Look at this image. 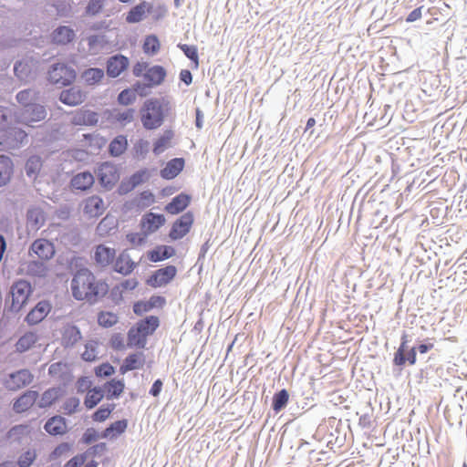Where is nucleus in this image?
<instances>
[{"mask_svg": "<svg viewBox=\"0 0 467 467\" xmlns=\"http://www.w3.org/2000/svg\"><path fill=\"white\" fill-rule=\"evenodd\" d=\"M193 223V215L188 212L183 213L179 219H177L170 232V237L172 240H178L184 237L189 232Z\"/></svg>", "mask_w": 467, "mask_h": 467, "instance_id": "nucleus-8", "label": "nucleus"}, {"mask_svg": "<svg viewBox=\"0 0 467 467\" xmlns=\"http://www.w3.org/2000/svg\"><path fill=\"white\" fill-rule=\"evenodd\" d=\"M165 77V68L158 65L149 67L143 75L144 80L152 88L161 85L164 81Z\"/></svg>", "mask_w": 467, "mask_h": 467, "instance_id": "nucleus-20", "label": "nucleus"}, {"mask_svg": "<svg viewBox=\"0 0 467 467\" xmlns=\"http://www.w3.org/2000/svg\"><path fill=\"white\" fill-rule=\"evenodd\" d=\"M115 407L116 406H115L114 403H110V404H107V405H102L92 415L93 420L99 421V422L106 420L109 418V416L110 415V413L112 412V410L115 409Z\"/></svg>", "mask_w": 467, "mask_h": 467, "instance_id": "nucleus-51", "label": "nucleus"}, {"mask_svg": "<svg viewBox=\"0 0 467 467\" xmlns=\"http://www.w3.org/2000/svg\"><path fill=\"white\" fill-rule=\"evenodd\" d=\"M36 337L33 333H27L22 336L16 344L18 352L28 350L36 343Z\"/></svg>", "mask_w": 467, "mask_h": 467, "instance_id": "nucleus-48", "label": "nucleus"}, {"mask_svg": "<svg viewBox=\"0 0 467 467\" xmlns=\"http://www.w3.org/2000/svg\"><path fill=\"white\" fill-rule=\"evenodd\" d=\"M13 171L14 164L12 160L5 155H0V187L9 182Z\"/></svg>", "mask_w": 467, "mask_h": 467, "instance_id": "nucleus-29", "label": "nucleus"}, {"mask_svg": "<svg viewBox=\"0 0 467 467\" xmlns=\"http://www.w3.org/2000/svg\"><path fill=\"white\" fill-rule=\"evenodd\" d=\"M75 31L67 26H59L51 34L52 42L57 45H67L74 40Z\"/></svg>", "mask_w": 467, "mask_h": 467, "instance_id": "nucleus-21", "label": "nucleus"}, {"mask_svg": "<svg viewBox=\"0 0 467 467\" xmlns=\"http://www.w3.org/2000/svg\"><path fill=\"white\" fill-rule=\"evenodd\" d=\"M135 267V263L131 260L129 254L122 252L116 259L114 270L117 273L127 275L130 274Z\"/></svg>", "mask_w": 467, "mask_h": 467, "instance_id": "nucleus-26", "label": "nucleus"}, {"mask_svg": "<svg viewBox=\"0 0 467 467\" xmlns=\"http://www.w3.org/2000/svg\"><path fill=\"white\" fill-rule=\"evenodd\" d=\"M47 115L46 107L36 102L22 109L16 118V121L19 123L35 127V123L44 120Z\"/></svg>", "mask_w": 467, "mask_h": 467, "instance_id": "nucleus-3", "label": "nucleus"}, {"mask_svg": "<svg viewBox=\"0 0 467 467\" xmlns=\"http://www.w3.org/2000/svg\"><path fill=\"white\" fill-rule=\"evenodd\" d=\"M104 398L103 389L101 387H94L88 390L84 400V405L87 409L91 410L95 408Z\"/></svg>", "mask_w": 467, "mask_h": 467, "instance_id": "nucleus-38", "label": "nucleus"}, {"mask_svg": "<svg viewBox=\"0 0 467 467\" xmlns=\"http://www.w3.org/2000/svg\"><path fill=\"white\" fill-rule=\"evenodd\" d=\"M30 254H34L41 260H48L53 257L55 248L51 242L47 239H36L29 249Z\"/></svg>", "mask_w": 467, "mask_h": 467, "instance_id": "nucleus-11", "label": "nucleus"}, {"mask_svg": "<svg viewBox=\"0 0 467 467\" xmlns=\"http://www.w3.org/2000/svg\"><path fill=\"white\" fill-rule=\"evenodd\" d=\"M14 117V111L11 108L0 106V130H6Z\"/></svg>", "mask_w": 467, "mask_h": 467, "instance_id": "nucleus-52", "label": "nucleus"}, {"mask_svg": "<svg viewBox=\"0 0 467 467\" xmlns=\"http://www.w3.org/2000/svg\"><path fill=\"white\" fill-rule=\"evenodd\" d=\"M164 223V215L153 213H149L143 215L140 222L141 229L147 235L156 232Z\"/></svg>", "mask_w": 467, "mask_h": 467, "instance_id": "nucleus-13", "label": "nucleus"}, {"mask_svg": "<svg viewBox=\"0 0 467 467\" xmlns=\"http://www.w3.org/2000/svg\"><path fill=\"white\" fill-rule=\"evenodd\" d=\"M85 97V94L79 88L72 87L61 91L59 99L62 103L74 107L81 104L84 101Z\"/></svg>", "mask_w": 467, "mask_h": 467, "instance_id": "nucleus-18", "label": "nucleus"}, {"mask_svg": "<svg viewBox=\"0 0 467 467\" xmlns=\"http://www.w3.org/2000/svg\"><path fill=\"white\" fill-rule=\"evenodd\" d=\"M98 121V113L89 109L78 110L71 119V123L75 126H94Z\"/></svg>", "mask_w": 467, "mask_h": 467, "instance_id": "nucleus-17", "label": "nucleus"}, {"mask_svg": "<svg viewBox=\"0 0 467 467\" xmlns=\"http://www.w3.org/2000/svg\"><path fill=\"white\" fill-rule=\"evenodd\" d=\"M104 78V70L98 67H90L82 73V78L88 85H95Z\"/></svg>", "mask_w": 467, "mask_h": 467, "instance_id": "nucleus-43", "label": "nucleus"}, {"mask_svg": "<svg viewBox=\"0 0 467 467\" xmlns=\"http://www.w3.org/2000/svg\"><path fill=\"white\" fill-rule=\"evenodd\" d=\"M409 337L407 334H403L401 337L400 345L394 354L393 362L397 366H403L406 363V352L410 349L408 347Z\"/></svg>", "mask_w": 467, "mask_h": 467, "instance_id": "nucleus-41", "label": "nucleus"}, {"mask_svg": "<svg viewBox=\"0 0 467 467\" xmlns=\"http://www.w3.org/2000/svg\"><path fill=\"white\" fill-rule=\"evenodd\" d=\"M71 186L76 190L86 191L94 183V177L89 171L76 174L71 180Z\"/></svg>", "mask_w": 467, "mask_h": 467, "instance_id": "nucleus-28", "label": "nucleus"}, {"mask_svg": "<svg viewBox=\"0 0 467 467\" xmlns=\"http://www.w3.org/2000/svg\"><path fill=\"white\" fill-rule=\"evenodd\" d=\"M109 290L106 282L98 280L87 268L77 271L71 281V291L75 299L87 300L95 304L100 300Z\"/></svg>", "mask_w": 467, "mask_h": 467, "instance_id": "nucleus-1", "label": "nucleus"}, {"mask_svg": "<svg viewBox=\"0 0 467 467\" xmlns=\"http://www.w3.org/2000/svg\"><path fill=\"white\" fill-rule=\"evenodd\" d=\"M135 112L136 111L134 109H127L122 111L114 109L111 116L115 121L119 122L122 126H126L127 124L133 121Z\"/></svg>", "mask_w": 467, "mask_h": 467, "instance_id": "nucleus-42", "label": "nucleus"}, {"mask_svg": "<svg viewBox=\"0 0 467 467\" xmlns=\"http://www.w3.org/2000/svg\"><path fill=\"white\" fill-rule=\"evenodd\" d=\"M184 160L182 158H174L169 161L166 166L161 171V176L166 180L175 178L183 169Z\"/></svg>", "mask_w": 467, "mask_h": 467, "instance_id": "nucleus-24", "label": "nucleus"}, {"mask_svg": "<svg viewBox=\"0 0 467 467\" xmlns=\"http://www.w3.org/2000/svg\"><path fill=\"white\" fill-rule=\"evenodd\" d=\"M150 149V142L145 140H139L133 147L134 153L137 157L144 158Z\"/></svg>", "mask_w": 467, "mask_h": 467, "instance_id": "nucleus-61", "label": "nucleus"}, {"mask_svg": "<svg viewBox=\"0 0 467 467\" xmlns=\"http://www.w3.org/2000/svg\"><path fill=\"white\" fill-rule=\"evenodd\" d=\"M178 47L189 59L193 61L196 66L198 65V50L195 46L180 44Z\"/></svg>", "mask_w": 467, "mask_h": 467, "instance_id": "nucleus-58", "label": "nucleus"}, {"mask_svg": "<svg viewBox=\"0 0 467 467\" xmlns=\"http://www.w3.org/2000/svg\"><path fill=\"white\" fill-rule=\"evenodd\" d=\"M75 78V70L63 63L54 64L48 71V80L57 85L67 86Z\"/></svg>", "mask_w": 467, "mask_h": 467, "instance_id": "nucleus-5", "label": "nucleus"}, {"mask_svg": "<svg viewBox=\"0 0 467 467\" xmlns=\"http://www.w3.org/2000/svg\"><path fill=\"white\" fill-rule=\"evenodd\" d=\"M25 271L28 275L44 277L47 275V268L43 262L34 260L27 263Z\"/></svg>", "mask_w": 467, "mask_h": 467, "instance_id": "nucleus-44", "label": "nucleus"}, {"mask_svg": "<svg viewBox=\"0 0 467 467\" xmlns=\"http://www.w3.org/2000/svg\"><path fill=\"white\" fill-rule=\"evenodd\" d=\"M33 375L28 369H20L10 373L3 381L8 390L16 391L28 386L33 380Z\"/></svg>", "mask_w": 467, "mask_h": 467, "instance_id": "nucleus-7", "label": "nucleus"}, {"mask_svg": "<svg viewBox=\"0 0 467 467\" xmlns=\"http://www.w3.org/2000/svg\"><path fill=\"white\" fill-rule=\"evenodd\" d=\"M152 9V5L148 2H142L132 7L126 16V21L130 24L139 23L142 21L146 15Z\"/></svg>", "mask_w": 467, "mask_h": 467, "instance_id": "nucleus-19", "label": "nucleus"}, {"mask_svg": "<svg viewBox=\"0 0 467 467\" xmlns=\"http://www.w3.org/2000/svg\"><path fill=\"white\" fill-rule=\"evenodd\" d=\"M36 459V451L35 450H27L22 453L17 460L19 467H30Z\"/></svg>", "mask_w": 467, "mask_h": 467, "instance_id": "nucleus-56", "label": "nucleus"}, {"mask_svg": "<svg viewBox=\"0 0 467 467\" xmlns=\"http://www.w3.org/2000/svg\"><path fill=\"white\" fill-rule=\"evenodd\" d=\"M31 293L32 287L29 282L26 280L16 282L11 287V309L15 312H18L26 303Z\"/></svg>", "mask_w": 467, "mask_h": 467, "instance_id": "nucleus-6", "label": "nucleus"}, {"mask_svg": "<svg viewBox=\"0 0 467 467\" xmlns=\"http://www.w3.org/2000/svg\"><path fill=\"white\" fill-rule=\"evenodd\" d=\"M160 321L157 317L150 316L136 323L138 329L145 336L152 335L159 327Z\"/></svg>", "mask_w": 467, "mask_h": 467, "instance_id": "nucleus-34", "label": "nucleus"}, {"mask_svg": "<svg viewBox=\"0 0 467 467\" xmlns=\"http://www.w3.org/2000/svg\"><path fill=\"white\" fill-rule=\"evenodd\" d=\"M59 390L57 389H49L46 390L40 400V407H48L58 398Z\"/></svg>", "mask_w": 467, "mask_h": 467, "instance_id": "nucleus-55", "label": "nucleus"}, {"mask_svg": "<svg viewBox=\"0 0 467 467\" xmlns=\"http://www.w3.org/2000/svg\"><path fill=\"white\" fill-rule=\"evenodd\" d=\"M172 132L168 130L165 131L154 143L153 152L155 155L162 153L170 145L171 140L172 139Z\"/></svg>", "mask_w": 467, "mask_h": 467, "instance_id": "nucleus-46", "label": "nucleus"}, {"mask_svg": "<svg viewBox=\"0 0 467 467\" xmlns=\"http://www.w3.org/2000/svg\"><path fill=\"white\" fill-rule=\"evenodd\" d=\"M160 49V41L154 35L148 36L143 43V51L149 56L157 54Z\"/></svg>", "mask_w": 467, "mask_h": 467, "instance_id": "nucleus-49", "label": "nucleus"}, {"mask_svg": "<svg viewBox=\"0 0 467 467\" xmlns=\"http://www.w3.org/2000/svg\"><path fill=\"white\" fill-rule=\"evenodd\" d=\"M145 362V356L143 352H138L130 354L123 361L122 365L119 368V370L122 374L138 369L143 367Z\"/></svg>", "mask_w": 467, "mask_h": 467, "instance_id": "nucleus-23", "label": "nucleus"}, {"mask_svg": "<svg viewBox=\"0 0 467 467\" xmlns=\"http://www.w3.org/2000/svg\"><path fill=\"white\" fill-rule=\"evenodd\" d=\"M80 400L77 397H70L64 402L63 409L66 414L71 415L75 413L79 407Z\"/></svg>", "mask_w": 467, "mask_h": 467, "instance_id": "nucleus-60", "label": "nucleus"}, {"mask_svg": "<svg viewBox=\"0 0 467 467\" xmlns=\"http://www.w3.org/2000/svg\"><path fill=\"white\" fill-rule=\"evenodd\" d=\"M141 123L146 130H155L163 123L161 103L157 99H147L141 109Z\"/></svg>", "mask_w": 467, "mask_h": 467, "instance_id": "nucleus-2", "label": "nucleus"}, {"mask_svg": "<svg viewBox=\"0 0 467 467\" xmlns=\"http://www.w3.org/2000/svg\"><path fill=\"white\" fill-rule=\"evenodd\" d=\"M81 332L76 326H67L62 333V344L65 348L75 346L81 339Z\"/></svg>", "mask_w": 467, "mask_h": 467, "instance_id": "nucleus-27", "label": "nucleus"}, {"mask_svg": "<svg viewBox=\"0 0 467 467\" xmlns=\"http://www.w3.org/2000/svg\"><path fill=\"white\" fill-rule=\"evenodd\" d=\"M127 345L130 348H144L147 345V337H145L136 326L130 328L128 332Z\"/></svg>", "mask_w": 467, "mask_h": 467, "instance_id": "nucleus-33", "label": "nucleus"}, {"mask_svg": "<svg viewBox=\"0 0 467 467\" xmlns=\"http://www.w3.org/2000/svg\"><path fill=\"white\" fill-rule=\"evenodd\" d=\"M27 224L34 230L39 229L45 222V214L40 208L33 207L27 211Z\"/></svg>", "mask_w": 467, "mask_h": 467, "instance_id": "nucleus-37", "label": "nucleus"}, {"mask_svg": "<svg viewBox=\"0 0 467 467\" xmlns=\"http://www.w3.org/2000/svg\"><path fill=\"white\" fill-rule=\"evenodd\" d=\"M128 422L126 420H117L105 429L101 434V438H114L121 434L127 429Z\"/></svg>", "mask_w": 467, "mask_h": 467, "instance_id": "nucleus-40", "label": "nucleus"}, {"mask_svg": "<svg viewBox=\"0 0 467 467\" xmlns=\"http://www.w3.org/2000/svg\"><path fill=\"white\" fill-rule=\"evenodd\" d=\"M147 234L140 233H131L127 234V240L133 245H140L145 242Z\"/></svg>", "mask_w": 467, "mask_h": 467, "instance_id": "nucleus-64", "label": "nucleus"}, {"mask_svg": "<svg viewBox=\"0 0 467 467\" xmlns=\"http://www.w3.org/2000/svg\"><path fill=\"white\" fill-rule=\"evenodd\" d=\"M38 99L39 92L34 88L24 89L16 94V100L23 109L36 103Z\"/></svg>", "mask_w": 467, "mask_h": 467, "instance_id": "nucleus-36", "label": "nucleus"}, {"mask_svg": "<svg viewBox=\"0 0 467 467\" xmlns=\"http://www.w3.org/2000/svg\"><path fill=\"white\" fill-rule=\"evenodd\" d=\"M114 367L109 363H103L95 369L97 377H109L114 373Z\"/></svg>", "mask_w": 467, "mask_h": 467, "instance_id": "nucleus-63", "label": "nucleus"}, {"mask_svg": "<svg viewBox=\"0 0 467 467\" xmlns=\"http://www.w3.org/2000/svg\"><path fill=\"white\" fill-rule=\"evenodd\" d=\"M116 256V250L104 244H99L94 251L93 258L100 267H105L113 263Z\"/></svg>", "mask_w": 467, "mask_h": 467, "instance_id": "nucleus-14", "label": "nucleus"}, {"mask_svg": "<svg viewBox=\"0 0 467 467\" xmlns=\"http://www.w3.org/2000/svg\"><path fill=\"white\" fill-rule=\"evenodd\" d=\"M70 449H71L70 445L67 442H62V443L58 444L54 449V451L50 453V455H49L50 461H55L62 456L67 455L69 452Z\"/></svg>", "mask_w": 467, "mask_h": 467, "instance_id": "nucleus-57", "label": "nucleus"}, {"mask_svg": "<svg viewBox=\"0 0 467 467\" xmlns=\"http://www.w3.org/2000/svg\"><path fill=\"white\" fill-rule=\"evenodd\" d=\"M135 99L136 96L134 91L128 88L122 90L118 96V102L124 106L132 104Z\"/></svg>", "mask_w": 467, "mask_h": 467, "instance_id": "nucleus-59", "label": "nucleus"}, {"mask_svg": "<svg viewBox=\"0 0 467 467\" xmlns=\"http://www.w3.org/2000/svg\"><path fill=\"white\" fill-rule=\"evenodd\" d=\"M118 316L112 312L102 311L98 316V323L103 327H111L118 322Z\"/></svg>", "mask_w": 467, "mask_h": 467, "instance_id": "nucleus-50", "label": "nucleus"}, {"mask_svg": "<svg viewBox=\"0 0 467 467\" xmlns=\"http://www.w3.org/2000/svg\"><path fill=\"white\" fill-rule=\"evenodd\" d=\"M129 58L118 54L110 57L107 61V74L110 78L119 77L129 67Z\"/></svg>", "mask_w": 467, "mask_h": 467, "instance_id": "nucleus-12", "label": "nucleus"}, {"mask_svg": "<svg viewBox=\"0 0 467 467\" xmlns=\"http://www.w3.org/2000/svg\"><path fill=\"white\" fill-rule=\"evenodd\" d=\"M38 393L35 390H27L21 395L14 403V410L24 412L28 410L36 400Z\"/></svg>", "mask_w": 467, "mask_h": 467, "instance_id": "nucleus-25", "label": "nucleus"}, {"mask_svg": "<svg viewBox=\"0 0 467 467\" xmlns=\"http://www.w3.org/2000/svg\"><path fill=\"white\" fill-rule=\"evenodd\" d=\"M98 178L105 188L110 189L119 180V173L114 164L104 162L98 169Z\"/></svg>", "mask_w": 467, "mask_h": 467, "instance_id": "nucleus-9", "label": "nucleus"}, {"mask_svg": "<svg viewBox=\"0 0 467 467\" xmlns=\"http://www.w3.org/2000/svg\"><path fill=\"white\" fill-rule=\"evenodd\" d=\"M97 347H98V343L96 341H94V340L88 341L85 345V351L81 355L82 358L85 361H89V362L96 360V358L98 357Z\"/></svg>", "mask_w": 467, "mask_h": 467, "instance_id": "nucleus-54", "label": "nucleus"}, {"mask_svg": "<svg viewBox=\"0 0 467 467\" xmlns=\"http://www.w3.org/2000/svg\"><path fill=\"white\" fill-rule=\"evenodd\" d=\"M128 146L127 138L123 135H119L114 138L109 146L110 155L119 157L126 150Z\"/></svg>", "mask_w": 467, "mask_h": 467, "instance_id": "nucleus-39", "label": "nucleus"}, {"mask_svg": "<svg viewBox=\"0 0 467 467\" xmlns=\"http://www.w3.org/2000/svg\"><path fill=\"white\" fill-rule=\"evenodd\" d=\"M44 428L46 431L51 435H59L66 431L67 425L64 418L55 416L46 422Z\"/></svg>", "mask_w": 467, "mask_h": 467, "instance_id": "nucleus-35", "label": "nucleus"}, {"mask_svg": "<svg viewBox=\"0 0 467 467\" xmlns=\"http://www.w3.org/2000/svg\"><path fill=\"white\" fill-rule=\"evenodd\" d=\"M106 209L101 197L93 195L84 201L83 212L89 217L100 216Z\"/></svg>", "mask_w": 467, "mask_h": 467, "instance_id": "nucleus-15", "label": "nucleus"}, {"mask_svg": "<svg viewBox=\"0 0 467 467\" xmlns=\"http://www.w3.org/2000/svg\"><path fill=\"white\" fill-rule=\"evenodd\" d=\"M289 394L286 389H283L273 397L272 407L275 412L282 410L287 404Z\"/></svg>", "mask_w": 467, "mask_h": 467, "instance_id": "nucleus-45", "label": "nucleus"}, {"mask_svg": "<svg viewBox=\"0 0 467 467\" xmlns=\"http://www.w3.org/2000/svg\"><path fill=\"white\" fill-rule=\"evenodd\" d=\"M51 306L47 301H40L36 306L27 314L26 321L29 325H36L41 322L50 312Z\"/></svg>", "mask_w": 467, "mask_h": 467, "instance_id": "nucleus-16", "label": "nucleus"}, {"mask_svg": "<svg viewBox=\"0 0 467 467\" xmlns=\"http://www.w3.org/2000/svg\"><path fill=\"white\" fill-rule=\"evenodd\" d=\"M42 162L38 156H31L26 163V172L27 176L35 175L41 169Z\"/></svg>", "mask_w": 467, "mask_h": 467, "instance_id": "nucleus-53", "label": "nucleus"}, {"mask_svg": "<svg viewBox=\"0 0 467 467\" xmlns=\"http://www.w3.org/2000/svg\"><path fill=\"white\" fill-rule=\"evenodd\" d=\"M190 203V197L181 193L175 196L171 202L165 206V211L171 214H177L182 212Z\"/></svg>", "mask_w": 467, "mask_h": 467, "instance_id": "nucleus-31", "label": "nucleus"}, {"mask_svg": "<svg viewBox=\"0 0 467 467\" xmlns=\"http://www.w3.org/2000/svg\"><path fill=\"white\" fill-rule=\"evenodd\" d=\"M105 0H90L86 7V13L90 16L98 15L103 8Z\"/></svg>", "mask_w": 467, "mask_h": 467, "instance_id": "nucleus-62", "label": "nucleus"}, {"mask_svg": "<svg viewBox=\"0 0 467 467\" xmlns=\"http://www.w3.org/2000/svg\"><path fill=\"white\" fill-rule=\"evenodd\" d=\"M157 301L164 302V298L161 296L151 297L148 302H137L133 306V311L136 315H142L150 311Z\"/></svg>", "mask_w": 467, "mask_h": 467, "instance_id": "nucleus-47", "label": "nucleus"}, {"mask_svg": "<svg viewBox=\"0 0 467 467\" xmlns=\"http://www.w3.org/2000/svg\"><path fill=\"white\" fill-rule=\"evenodd\" d=\"M177 269L174 265L158 269L148 280V284L152 287H161L170 283L176 275Z\"/></svg>", "mask_w": 467, "mask_h": 467, "instance_id": "nucleus-10", "label": "nucleus"}, {"mask_svg": "<svg viewBox=\"0 0 467 467\" xmlns=\"http://www.w3.org/2000/svg\"><path fill=\"white\" fill-rule=\"evenodd\" d=\"M14 72L16 78L24 82H28L34 78L33 63L28 59H23L16 62Z\"/></svg>", "mask_w": 467, "mask_h": 467, "instance_id": "nucleus-22", "label": "nucleus"}, {"mask_svg": "<svg viewBox=\"0 0 467 467\" xmlns=\"http://www.w3.org/2000/svg\"><path fill=\"white\" fill-rule=\"evenodd\" d=\"M175 254V249L170 245H159L148 253V258L151 262H160L171 258Z\"/></svg>", "mask_w": 467, "mask_h": 467, "instance_id": "nucleus-32", "label": "nucleus"}, {"mask_svg": "<svg viewBox=\"0 0 467 467\" xmlns=\"http://www.w3.org/2000/svg\"><path fill=\"white\" fill-rule=\"evenodd\" d=\"M103 394L107 400L119 398L124 390L125 385L123 380L112 379L106 382L103 387Z\"/></svg>", "mask_w": 467, "mask_h": 467, "instance_id": "nucleus-30", "label": "nucleus"}, {"mask_svg": "<svg viewBox=\"0 0 467 467\" xmlns=\"http://www.w3.org/2000/svg\"><path fill=\"white\" fill-rule=\"evenodd\" d=\"M0 140L3 150H15L27 142V133L20 128H9L4 130Z\"/></svg>", "mask_w": 467, "mask_h": 467, "instance_id": "nucleus-4", "label": "nucleus"}]
</instances>
